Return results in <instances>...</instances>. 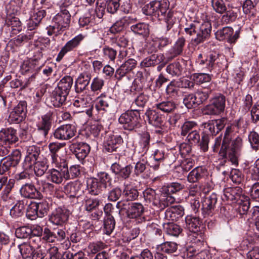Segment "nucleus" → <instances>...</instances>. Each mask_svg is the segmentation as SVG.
<instances>
[{"label": "nucleus", "mask_w": 259, "mask_h": 259, "mask_svg": "<svg viewBox=\"0 0 259 259\" xmlns=\"http://www.w3.org/2000/svg\"><path fill=\"white\" fill-rule=\"evenodd\" d=\"M211 28V24L208 21H194L187 25L185 28V31L190 35H196V37L192 39V41L195 45H198L209 39Z\"/></svg>", "instance_id": "obj_1"}, {"label": "nucleus", "mask_w": 259, "mask_h": 259, "mask_svg": "<svg viewBox=\"0 0 259 259\" xmlns=\"http://www.w3.org/2000/svg\"><path fill=\"white\" fill-rule=\"evenodd\" d=\"M243 146L242 139L237 136L234 139L228 142L226 148L222 153V146L219 152V157L222 159L225 163L228 159L231 163L237 166L238 165V157L240 155L241 150Z\"/></svg>", "instance_id": "obj_2"}, {"label": "nucleus", "mask_w": 259, "mask_h": 259, "mask_svg": "<svg viewBox=\"0 0 259 259\" xmlns=\"http://www.w3.org/2000/svg\"><path fill=\"white\" fill-rule=\"evenodd\" d=\"M226 106V98L222 95L215 96L210 100V103L202 109L205 115H218L224 111Z\"/></svg>", "instance_id": "obj_3"}, {"label": "nucleus", "mask_w": 259, "mask_h": 259, "mask_svg": "<svg viewBox=\"0 0 259 259\" xmlns=\"http://www.w3.org/2000/svg\"><path fill=\"white\" fill-rule=\"evenodd\" d=\"M118 121L121 124H122L125 130L132 131L139 126L140 113L136 109L127 111L120 116Z\"/></svg>", "instance_id": "obj_4"}, {"label": "nucleus", "mask_w": 259, "mask_h": 259, "mask_svg": "<svg viewBox=\"0 0 259 259\" xmlns=\"http://www.w3.org/2000/svg\"><path fill=\"white\" fill-rule=\"evenodd\" d=\"M169 6L168 0L153 1L144 6L142 11L146 15H163L166 13Z\"/></svg>", "instance_id": "obj_5"}, {"label": "nucleus", "mask_w": 259, "mask_h": 259, "mask_svg": "<svg viewBox=\"0 0 259 259\" xmlns=\"http://www.w3.org/2000/svg\"><path fill=\"white\" fill-rule=\"evenodd\" d=\"M218 58V54L216 53L212 52H210L208 53L201 52L198 54L196 63L199 68L211 71Z\"/></svg>", "instance_id": "obj_6"}, {"label": "nucleus", "mask_w": 259, "mask_h": 259, "mask_svg": "<svg viewBox=\"0 0 259 259\" xmlns=\"http://www.w3.org/2000/svg\"><path fill=\"white\" fill-rule=\"evenodd\" d=\"M117 104V101L115 99L102 94L97 98L95 106L97 110L110 112L116 107Z\"/></svg>", "instance_id": "obj_7"}, {"label": "nucleus", "mask_w": 259, "mask_h": 259, "mask_svg": "<svg viewBox=\"0 0 259 259\" xmlns=\"http://www.w3.org/2000/svg\"><path fill=\"white\" fill-rule=\"evenodd\" d=\"M76 128L74 125L67 124L58 127L54 133L56 139L61 140H67L75 136Z\"/></svg>", "instance_id": "obj_8"}, {"label": "nucleus", "mask_w": 259, "mask_h": 259, "mask_svg": "<svg viewBox=\"0 0 259 259\" xmlns=\"http://www.w3.org/2000/svg\"><path fill=\"white\" fill-rule=\"evenodd\" d=\"M218 197L215 193H212L205 197L202 201V213L205 217L212 216L214 213L217 203Z\"/></svg>", "instance_id": "obj_9"}, {"label": "nucleus", "mask_w": 259, "mask_h": 259, "mask_svg": "<svg viewBox=\"0 0 259 259\" xmlns=\"http://www.w3.org/2000/svg\"><path fill=\"white\" fill-rule=\"evenodd\" d=\"M47 179L56 184H60L64 179L69 180L68 168L56 169L52 168L48 171Z\"/></svg>", "instance_id": "obj_10"}, {"label": "nucleus", "mask_w": 259, "mask_h": 259, "mask_svg": "<svg viewBox=\"0 0 259 259\" xmlns=\"http://www.w3.org/2000/svg\"><path fill=\"white\" fill-rule=\"evenodd\" d=\"M39 153V148L36 146L32 145L27 147L26 155L22 165L23 168L25 170L30 169L36 160Z\"/></svg>", "instance_id": "obj_11"}, {"label": "nucleus", "mask_w": 259, "mask_h": 259, "mask_svg": "<svg viewBox=\"0 0 259 259\" xmlns=\"http://www.w3.org/2000/svg\"><path fill=\"white\" fill-rule=\"evenodd\" d=\"M84 38V36L82 34H79L67 41L59 53L57 60H61L67 53L77 48Z\"/></svg>", "instance_id": "obj_12"}, {"label": "nucleus", "mask_w": 259, "mask_h": 259, "mask_svg": "<svg viewBox=\"0 0 259 259\" xmlns=\"http://www.w3.org/2000/svg\"><path fill=\"white\" fill-rule=\"evenodd\" d=\"M52 121V113L48 112L42 115L37 123V131L42 135L43 138L48 135L51 127Z\"/></svg>", "instance_id": "obj_13"}, {"label": "nucleus", "mask_w": 259, "mask_h": 259, "mask_svg": "<svg viewBox=\"0 0 259 259\" xmlns=\"http://www.w3.org/2000/svg\"><path fill=\"white\" fill-rule=\"evenodd\" d=\"M226 123L227 119L225 118L209 120L204 123V127L212 136H215L224 128Z\"/></svg>", "instance_id": "obj_14"}, {"label": "nucleus", "mask_w": 259, "mask_h": 259, "mask_svg": "<svg viewBox=\"0 0 259 259\" xmlns=\"http://www.w3.org/2000/svg\"><path fill=\"white\" fill-rule=\"evenodd\" d=\"M70 149L78 160H82L87 156L90 152V146L85 143H75L70 145Z\"/></svg>", "instance_id": "obj_15"}, {"label": "nucleus", "mask_w": 259, "mask_h": 259, "mask_svg": "<svg viewBox=\"0 0 259 259\" xmlns=\"http://www.w3.org/2000/svg\"><path fill=\"white\" fill-rule=\"evenodd\" d=\"M123 143V140L120 135L109 134L104 143V149L108 152L116 151Z\"/></svg>", "instance_id": "obj_16"}, {"label": "nucleus", "mask_w": 259, "mask_h": 259, "mask_svg": "<svg viewBox=\"0 0 259 259\" xmlns=\"http://www.w3.org/2000/svg\"><path fill=\"white\" fill-rule=\"evenodd\" d=\"M233 131L232 126L229 125L227 126L225 130L223 140L222 141L221 136H219L215 139L214 144L212 147L213 151L217 152L219 148L222 145V153H223L224 150L226 149L228 142H230L231 137L230 134Z\"/></svg>", "instance_id": "obj_17"}, {"label": "nucleus", "mask_w": 259, "mask_h": 259, "mask_svg": "<svg viewBox=\"0 0 259 259\" xmlns=\"http://www.w3.org/2000/svg\"><path fill=\"white\" fill-rule=\"evenodd\" d=\"M69 215V211L61 208H58L52 213L50 218V221L56 225H62L68 220Z\"/></svg>", "instance_id": "obj_18"}, {"label": "nucleus", "mask_w": 259, "mask_h": 259, "mask_svg": "<svg viewBox=\"0 0 259 259\" xmlns=\"http://www.w3.org/2000/svg\"><path fill=\"white\" fill-rule=\"evenodd\" d=\"M71 15L68 10L64 9L58 13L53 18V21L57 25H59L64 30V28L69 26Z\"/></svg>", "instance_id": "obj_19"}, {"label": "nucleus", "mask_w": 259, "mask_h": 259, "mask_svg": "<svg viewBox=\"0 0 259 259\" xmlns=\"http://www.w3.org/2000/svg\"><path fill=\"white\" fill-rule=\"evenodd\" d=\"M68 95L65 92L56 87L52 92L51 102L54 107H59L65 103Z\"/></svg>", "instance_id": "obj_20"}, {"label": "nucleus", "mask_w": 259, "mask_h": 259, "mask_svg": "<svg viewBox=\"0 0 259 259\" xmlns=\"http://www.w3.org/2000/svg\"><path fill=\"white\" fill-rule=\"evenodd\" d=\"M7 19L8 25L11 26L13 29L15 27L16 22V1L11 0L6 6Z\"/></svg>", "instance_id": "obj_21"}, {"label": "nucleus", "mask_w": 259, "mask_h": 259, "mask_svg": "<svg viewBox=\"0 0 259 259\" xmlns=\"http://www.w3.org/2000/svg\"><path fill=\"white\" fill-rule=\"evenodd\" d=\"M137 19L125 16L117 21L110 28V31L112 33H116L121 31L129 24L136 21Z\"/></svg>", "instance_id": "obj_22"}, {"label": "nucleus", "mask_w": 259, "mask_h": 259, "mask_svg": "<svg viewBox=\"0 0 259 259\" xmlns=\"http://www.w3.org/2000/svg\"><path fill=\"white\" fill-rule=\"evenodd\" d=\"M145 114L150 124L157 127L162 125L164 117L156 110L149 109Z\"/></svg>", "instance_id": "obj_23"}, {"label": "nucleus", "mask_w": 259, "mask_h": 259, "mask_svg": "<svg viewBox=\"0 0 259 259\" xmlns=\"http://www.w3.org/2000/svg\"><path fill=\"white\" fill-rule=\"evenodd\" d=\"M80 189V184L76 181L68 183L64 187L65 193L69 195V199L73 202L77 201V195Z\"/></svg>", "instance_id": "obj_24"}, {"label": "nucleus", "mask_w": 259, "mask_h": 259, "mask_svg": "<svg viewBox=\"0 0 259 259\" xmlns=\"http://www.w3.org/2000/svg\"><path fill=\"white\" fill-rule=\"evenodd\" d=\"M74 106L80 108L81 112H86L88 115L92 114L93 105L89 98H76L73 102Z\"/></svg>", "instance_id": "obj_25"}, {"label": "nucleus", "mask_w": 259, "mask_h": 259, "mask_svg": "<svg viewBox=\"0 0 259 259\" xmlns=\"http://www.w3.org/2000/svg\"><path fill=\"white\" fill-rule=\"evenodd\" d=\"M0 140L5 142L6 144L16 146V131L12 128L0 131Z\"/></svg>", "instance_id": "obj_26"}, {"label": "nucleus", "mask_w": 259, "mask_h": 259, "mask_svg": "<svg viewBox=\"0 0 259 259\" xmlns=\"http://www.w3.org/2000/svg\"><path fill=\"white\" fill-rule=\"evenodd\" d=\"M175 201V198L171 196L169 193H167V192L162 193L159 195L158 200L156 201V207L160 210L163 209L166 207L174 203Z\"/></svg>", "instance_id": "obj_27"}, {"label": "nucleus", "mask_w": 259, "mask_h": 259, "mask_svg": "<svg viewBox=\"0 0 259 259\" xmlns=\"http://www.w3.org/2000/svg\"><path fill=\"white\" fill-rule=\"evenodd\" d=\"M91 74L88 72H83L78 77L75 82V91L76 92H81L86 89L90 80Z\"/></svg>", "instance_id": "obj_28"}, {"label": "nucleus", "mask_w": 259, "mask_h": 259, "mask_svg": "<svg viewBox=\"0 0 259 259\" xmlns=\"http://www.w3.org/2000/svg\"><path fill=\"white\" fill-rule=\"evenodd\" d=\"M207 171L202 166H198L193 169L188 175L187 180L190 183H196L206 175Z\"/></svg>", "instance_id": "obj_29"}, {"label": "nucleus", "mask_w": 259, "mask_h": 259, "mask_svg": "<svg viewBox=\"0 0 259 259\" xmlns=\"http://www.w3.org/2000/svg\"><path fill=\"white\" fill-rule=\"evenodd\" d=\"M46 15V11L44 10H37L35 11L29 18L27 23L30 30L35 29L39 24L41 20Z\"/></svg>", "instance_id": "obj_30"}, {"label": "nucleus", "mask_w": 259, "mask_h": 259, "mask_svg": "<svg viewBox=\"0 0 259 259\" xmlns=\"http://www.w3.org/2000/svg\"><path fill=\"white\" fill-rule=\"evenodd\" d=\"M164 56L163 55L153 54L146 58L141 63V65L143 67H148L152 66L158 65L164 60Z\"/></svg>", "instance_id": "obj_31"}, {"label": "nucleus", "mask_w": 259, "mask_h": 259, "mask_svg": "<svg viewBox=\"0 0 259 259\" xmlns=\"http://www.w3.org/2000/svg\"><path fill=\"white\" fill-rule=\"evenodd\" d=\"M144 210L143 205L140 203H132L128 208L127 215L130 218H137L141 217Z\"/></svg>", "instance_id": "obj_32"}, {"label": "nucleus", "mask_w": 259, "mask_h": 259, "mask_svg": "<svg viewBox=\"0 0 259 259\" xmlns=\"http://www.w3.org/2000/svg\"><path fill=\"white\" fill-rule=\"evenodd\" d=\"M22 196L25 198H36L39 196L38 191L34 186L31 184H25L20 190Z\"/></svg>", "instance_id": "obj_33"}, {"label": "nucleus", "mask_w": 259, "mask_h": 259, "mask_svg": "<svg viewBox=\"0 0 259 259\" xmlns=\"http://www.w3.org/2000/svg\"><path fill=\"white\" fill-rule=\"evenodd\" d=\"M87 189L90 194L97 195L102 191V185L98 181V179L91 178L87 181Z\"/></svg>", "instance_id": "obj_34"}, {"label": "nucleus", "mask_w": 259, "mask_h": 259, "mask_svg": "<svg viewBox=\"0 0 259 259\" xmlns=\"http://www.w3.org/2000/svg\"><path fill=\"white\" fill-rule=\"evenodd\" d=\"M241 192L239 187L228 188L224 191V196L227 200L235 201L242 199Z\"/></svg>", "instance_id": "obj_35"}, {"label": "nucleus", "mask_w": 259, "mask_h": 259, "mask_svg": "<svg viewBox=\"0 0 259 259\" xmlns=\"http://www.w3.org/2000/svg\"><path fill=\"white\" fill-rule=\"evenodd\" d=\"M131 30L135 34L147 37L149 34L148 24L145 23H139L131 26Z\"/></svg>", "instance_id": "obj_36"}, {"label": "nucleus", "mask_w": 259, "mask_h": 259, "mask_svg": "<svg viewBox=\"0 0 259 259\" xmlns=\"http://www.w3.org/2000/svg\"><path fill=\"white\" fill-rule=\"evenodd\" d=\"M185 221L186 227L190 231L196 233L199 230L201 221L198 217L187 216Z\"/></svg>", "instance_id": "obj_37"}, {"label": "nucleus", "mask_w": 259, "mask_h": 259, "mask_svg": "<svg viewBox=\"0 0 259 259\" xmlns=\"http://www.w3.org/2000/svg\"><path fill=\"white\" fill-rule=\"evenodd\" d=\"M233 34V29L232 28L226 26L222 29L218 30L215 33V37L217 39L222 41L226 40L230 43L231 36Z\"/></svg>", "instance_id": "obj_38"}, {"label": "nucleus", "mask_w": 259, "mask_h": 259, "mask_svg": "<svg viewBox=\"0 0 259 259\" xmlns=\"http://www.w3.org/2000/svg\"><path fill=\"white\" fill-rule=\"evenodd\" d=\"M237 17V13L234 10L233 8H230L229 5L226 8V11L223 12L221 18V21L223 24H229L235 20Z\"/></svg>", "instance_id": "obj_39"}, {"label": "nucleus", "mask_w": 259, "mask_h": 259, "mask_svg": "<svg viewBox=\"0 0 259 259\" xmlns=\"http://www.w3.org/2000/svg\"><path fill=\"white\" fill-rule=\"evenodd\" d=\"M168 150L167 147L163 144H160L154 152L153 156L155 161L159 163L163 161L167 157Z\"/></svg>", "instance_id": "obj_40"}, {"label": "nucleus", "mask_w": 259, "mask_h": 259, "mask_svg": "<svg viewBox=\"0 0 259 259\" xmlns=\"http://www.w3.org/2000/svg\"><path fill=\"white\" fill-rule=\"evenodd\" d=\"M166 93L170 98L174 99H177L181 95V92L176 80H172L169 83L166 87Z\"/></svg>", "instance_id": "obj_41"}, {"label": "nucleus", "mask_w": 259, "mask_h": 259, "mask_svg": "<svg viewBox=\"0 0 259 259\" xmlns=\"http://www.w3.org/2000/svg\"><path fill=\"white\" fill-rule=\"evenodd\" d=\"M73 84V78L70 76L66 75L63 77L58 83L56 88L65 92L66 93H69L70 89Z\"/></svg>", "instance_id": "obj_42"}, {"label": "nucleus", "mask_w": 259, "mask_h": 259, "mask_svg": "<svg viewBox=\"0 0 259 259\" xmlns=\"http://www.w3.org/2000/svg\"><path fill=\"white\" fill-rule=\"evenodd\" d=\"M157 248L159 251L170 254L177 251L178 244L174 242L166 241L157 245Z\"/></svg>", "instance_id": "obj_43"}, {"label": "nucleus", "mask_w": 259, "mask_h": 259, "mask_svg": "<svg viewBox=\"0 0 259 259\" xmlns=\"http://www.w3.org/2000/svg\"><path fill=\"white\" fill-rule=\"evenodd\" d=\"M157 109L165 113L173 112L177 107L176 104L173 101H164L155 105Z\"/></svg>", "instance_id": "obj_44"}, {"label": "nucleus", "mask_w": 259, "mask_h": 259, "mask_svg": "<svg viewBox=\"0 0 259 259\" xmlns=\"http://www.w3.org/2000/svg\"><path fill=\"white\" fill-rule=\"evenodd\" d=\"M51 164L53 168H57V169H65L68 168L67 163L64 159L61 158L58 155H50Z\"/></svg>", "instance_id": "obj_45"}, {"label": "nucleus", "mask_w": 259, "mask_h": 259, "mask_svg": "<svg viewBox=\"0 0 259 259\" xmlns=\"http://www.w3.org/2000/svg\"><path fill=\"white\" fill-rule=\"evenodd\" d=\"M144 200L147 203H152L156 207V201L158 200L159 195L151 188H147L143 192Z\"/></svg>", "instance_id": "obj_46"}, {"label": "nucleus", "mask_w": 259, "mask_h": 259, "mask_svg": "<svg viewBox=\"0 0 259 259\" xmlns=\"http://www.w3.org/2000/svg\"><path fill=\"white\" fill-rule=\"evenodd\" d=\"M115 221L113 217L111 214L106 215L104 221V232L107 235H110L115 228Z\"/></svg>", "instance_id": "obj_47"}, {"label": "nucleus", "mask_w": 259, "mask_h": 259, "mask_svg": "<svg viewBox=\"0 0 259 259\" xmlns=\"http://www.w3.org/2000/svg\"><path fill=\"white\" fill-rule=\"evenodd\" d=\"M164 228L167 235L175 237L178 236L182 230L180 226L173 223H167Z\"/></svg>", "instance_id": "obj_48"}, {"label": "nucleus", "mask_w": 259, "mask_h": 259, "mask_svg": "<svg viewBox=\"0 0 259 259\" xmlns=\"http://www.w3.org/2000/svg\"><path fill=\"white\" fill-rule=\"evenodd\" d=\"M183 103L188 109L196 108L199 105L195 94H189L186 95L183 99Z\"/></svg>", "instance_id": "obj_49"}, {"label": "nucleus", "mask_w": 259, "mask_h": 259, "mask_svg": "<svg viewBox=\"0 0 259 259\" xmlns=\"http://www.w3.org/2000/svg\"><path fill=\"white\" fill-rule=\"evenodd\" d=\"M197 127V123L194 121H186L181 126V135L186 136L188 133Z\"/></svg>", "instance_id": "obj_50"}, {"label": "nucleus", "mask_w": 259, "mask_h": 259, "mask_svg": "<svg viewBox=\"0 0 259 259\" xmlns=\"http://www.w3.org/2000/svg\"><path fill=\"white\" fill-rule=\"evenodd\" d=\"M166 72L172 76H179L181 74L182 67L178 62L170 64L166 67Z\"/></svg>", "instance_id": "obj_51"}, {"label": "nucleus", "mask_w": 259, "mask_h": 259, "mask_svg": "<svg viewBox=\"0 0 259 259\" xmlns=\"http://www.w3.org/2000/svg\"><path fill=\"white\" fill-rule=\"evenodd\" d=\"M210 3L213 10L216 13L223 14L226 11L227 6L223 0H210Z\"/></svg>", "instance_id": "obj_52"}, {"label": "nucleus", "mask_w": 259, "mask_h": 259, "mask_svg": "<svg viewBox=\"0 0 259 259\" xmlns=\"http://www.w3.org/2000/svg\"><path fill=\"white\" fill-rule=\"evenodd\" d=\"M119 6V0H106L105 7L109 13L113 14L117 12Z\"/></svg>", "instance_id": "obj_53"}, {"label": "nucleus", "mask_w": 259, "mask_h": 259, "mask_svg": "<svg viewBox=\"0 0 259 259\" xmlns=\"http://www.w3.org/2000/svg\"><path fill=\"white\" fill-rule=\"evenodd\" d=\"M26 102L20 101L17 105V121H22L26 116Z\"/></svg>", "instance_id": "obj_54"}, {"label": "nucleus", "mask_w": 259, "mask_h": 259, "mask_svg": "<svg viewBox=\"0 0 259 259\" xmlns=\"http://www.w3.org/2000/svg\"><path fill=\"white\" fill-rule=\"evenodd\" d=\"M185 44V39L184 37L179 38L172 48L171 54L175 56L180 55L183 52Z\"/></svg>", "instance_id": "obj_55"}, {"label": "nucleus", "mask_w": 259, "mask_h": 259, "mask_svg": "<svg viewBox=\"0 0 259 259\" xmlns=\"http://www.w3.org/2000/svg\"><path fill=\"white\" fill-rule=\"evenodd\" d=\"M26 215L30 220H35L38 217L36 207V202H31L27 207Z\"/></svg>", "instance_id": "obj_56"}, {"label": "nucleus", "mask_w": 259, "mask_h": 259, "mask_svg": "<svg viewBox=\"0 0 259 259\" xmlns=\"http://www.w3.org/2000/svg\"><path fill=\"white\" fill-rule=\"evenodd\" d=\"M250 206V201L249 198L244 196H242V199L239 204L238 208V212L240 214H244L247 213Z\"/></svg>", "instance_id": "obj_57"}, {"label": "nucleus", "mask_w": 259, "mask_h": 259, "mask_svg": "<svg viewBox=\"0 0 259 259\" xmlns=\"http://www.w3.org/2000/svg\"><path fill=\"white\" fill-rule=\"evenodd\" d=\"M34 171L35 175L37 176H42L47 171L48 165H47L45 161L34 162Z\"/></svg>", "instance_id": "obj_58"}, {"label": "nucleus", "mask_w": 259, "mask_h": 259, "mask_svg": "<svg viewBox=\"0 0 259 259\" xmlns=\"http://www.w3.org/2000/svg\"><path fill=\"white\" fill-rule=\"evenodd\" d=\"M98 181L99 182L101 185L106 188L108 186H110L111 184V179L110 176L105 172H100L98 174L97 178Z\"/></svg>", "instance_id": "obj_59"}, {"label": "nucleus", "mask_w": 259, "mask_h": 259, "mask_svg": "<svg viewBox=\"0 0 259 259\" xmlns=\"http://www.w3.org/2000/svg\"><path fill=\"white\" fill-rule=\"evenodd\" d=\"M123 194L127 201H133L136 199L139 195L137 190L134 188L126 187L124 191Z\"/></svg>", "instance_id": "obj_60"}, {"label": "nucleus", "mask_w": 259, "mask_h": 259, "mask_svg": "<svg viewBox=\"0 0 259 259\" xmlns=\"http://www.w3.org/2000/svg\"><path fill=\"white\" fill-rule=\"evenodd\" d=\"M103 56L106 59H109L110 61H114L117 55L116 50L108 46H105L102 50Z\"/></svg>", "instance_id": "obj_61"}, {"label": "nucleus", "mask_w": 259, "mask_h": 259, "mask_svg": "<svg viewBox=\"0 0 259 259\" xmlns=\"http://www.w3.org/2000/svg\"><path fill=\"white\" fill-rule=\"evenodd\" d=\"M248 139L252 148L257 151L259 149L258 134L255 132H251L248 135Z\"/></svg>", "instance_id": "obj_62"}, {"label": "nucleus", "mask_w": 259, "mask_h": 259, "mask_svg": "<svg viewBox=\"0 0 259 259\" xmlns=\"http://www.w3.org/2000/svg\"><path fill=\"white\" fill-rule=\"evenodd\" d=\"M210 93L211 91L198 90L195 93L199 105L208 99Z\"/></svg>", "instance_id": "obj_63"}, {"label": "nucleus", "mask_w": 259, "mask_h": 259, "mask_svg": "<svg viewBox=\"0 0 259 259\" xmlns=\"http://www.w3.org/2000/svg\"><path fill=\"white\" fill-rule=\"evenodd\" d=\"M100 203L98 199H88L85 202V209L88 211H94L98 208Z\"/></svg>", "instance_id": "obj_64"}]
</instances>
